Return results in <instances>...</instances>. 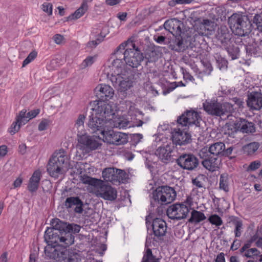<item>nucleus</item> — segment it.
I'll list each match as a JSON object with an SVG mask.
<instances>
[{"label":"nucleus","mask_w":262,"mask_h":262,"mask_svg":"<svg viewBox=\"0 0 262 262\" xmlns=\"http://www.w3.org/2000/svg\"><path fill=\"white\" fill-rule=\"evenodd\" d=\"M204 110L209 115L228 118L233 110V105L228 102L220 103L215 100H206Z\"/></svg>","instance_id":"39448f33"},{"label":"nucleus","mask_w":262,"mask_h":262,"mask_svg":"<svg viewBox=\"0 0 262 262\" xmlns=\"http://www.w3.org/2000/svg\"><path fill=\"white\" fill-rule=\"evenodd\" d=\"M104 141L110 144L116 145H122L128 141V136L125 133L110 130L107 132L104 130V134H101Z\"/></svg>","instance_id":"f8f14e48"},{"label":"nucleus","mask_w":262,"mask_h":262,"mask_svg":"<svg viewBox=\"0 0 262 262\" xmlns=\"http://www.w3.org/2000/svg\"><path fill=\"white\" fill-rule=\"evenodd\" d=\"M180 85L177 84V82H173L167 84V89L163 90V94L165 95L172 91L177 87Z\"/></svg>","instance_id":"6e6d98bb"},{"label":"nucleus","mask_w":262,"mask_h":262,"mask_svg":"<svg viewBox=\"0 0 262 262\" xmlns=\"http://www.w3.org/2000/svg\"><path fill=\"white\" fill-rule=\"evenodd\" d=\"M215 262H226L225 254L223 252L219 253L215 259Z\"/></svg>","instance_id":"774afa93"},{"label":"nucleus","mask_w":262,"mask_h":262,"mask_svg":"<svg viewBox=\"0 0 262 262\" xmlns=\"http://www.w3.org/2000/svg\"><path fill=\"white\" fill-rule=\"evenodd\" d=\"M233 149L234 147L233 146H230L227 149H226V147H225L223 152L222 157H230L233 152Z\"/></svg>","instance_id":"0e129e2a"},{"label":"nucleus","mask_w":262,"mask_h":262,"mask_svg":"<svg viewBox=\"0 0 262 262\" xmlns=\"http://www.w3.org/2000/svg\"><path fill=\"white\" fill-rule=\"evenodd\" d=\"M216 37L221 44L223 48L225 49L232 60L238 58L239 56V48L237 45L235 38L233 37L226 26H221L218 29Z\"/></svg>","instance_id":"7ed1b4c3"},{"label":"nucleus","mask_w":262,"mask_h":262,"mask_svg":"<svg viewBox=\"0 0 262 262\" xmlns=\"http://www.w3.org/2000/svg\"><path fill=\"white\" fill-rule=\"evenodd\" d=\"M42 6V10L46 12L49 16L52 14L53 5L52 4L45 3Z\"/></svg>","instance_id":"4d7b16f0"},{"label":"nucleus","mask_w":262,"mask_h":262,"mask_svg":"<svg viewBox=\"0 0 262 262\" xmlns=\"http://www.w3.org/2000/svg\"><path fill=\"white\" fill-rule=\"evenodd\" d=\"M102 174L105 181L115 184L123 182L126 178V173L124 170L114 167H109L104 169Z\"/></svg>","instance_id":"9b49d317"},{"label":"nucleus","mask_w":262,"mask_h":262,"mask_svg":"<svg viewBox=\"0 0 262 262\" xmlns=\"http://www.w3.org/2000/svg\"><path fill=\"white\" fill-rule=\"evenodd\" d=\"M51 121L47 119H43L38 124V130L39 131H43L48 128Z\"/></svg>","instance_id":"5fc2aeb1"},{"label":"nucleus","mask_w":262,"mask_h":262,"mask_svg":"<svg viewBox=\"0 0 262 262\" xmlns=\"http://www.w3.org/2000/svg\"><path fill=\"white\" fill-rule=\"evenodd\" d=\"M53 39L56 43L59 45L61 43L62 41L64 39V37L62 35L57 34L53 36Z\"/></svg>","instance_id":"69168bd1"},{"label":"nucleus","mask_w":262,"mask_h":262,"mask_svg":"<svg viewBox=\"0 0 262 262\" xmlns=\"http://www.w3.org/2000/svg\"><path fill=\"white\" fill-rule=\"evenodd\" d=\"M37 52L35 50L32 51L30 53L27 57L23 61L22 66H26L30 63L32 61L35 59L37 57Z\"/></svg>","instance_id":"8fccbe9b"},{"label":"nucleus","mask_w":262,"mask_h":262,"mask_svg":"<svg viewBox=\"0 0 262 262\" xmlns=\"http://www.w3.org/2000/svg\"><path fill=\"white\" fill-rule=\"evenodd\" d=\"M51 225L52 227L48 228L45 231V239L48 244L67 247L74 243V236L69 233L66 235L64 228L67 226L63 222L58 219H52Z\"/></svg>","instance_id":"f257e3e1"},{"label":"nucleus","mask_w":262,"mask_h":262,"mask_svg":"<svg viewBox=\"0 0 262 262\" xmlns=\"http://www.w3.org/2000/svg\"><path fill=\"white\" fill-rule=\"evenodd\" d=\"M259 146L258 142H252L244 146L243 149L245 154L251 156L257 150Z\"/></svg>","instance_id":"c9c22d12"},{"label":"nucleus","mask_w":262,"mask_h":262,"mask_svg":"<svg viewBox=\"0 0 262 262\" xmlns=\"http://www.w3.org/2000/svg\"><path fill=\"white\" fill-rule=\"evenodd\" d=\"M163 27L166 31H168L172 35L170 38V41H168L169 47L172 50L179 51L182 49H184L185 47H187V43H184L182 36V33L184 34L181 28L182 27H184V24L182 21L177 18L168 19L164 23Z\"/></svg>","instance_id":"f03ea898"},{"label":"nucleus","mask_w":262,"mask_h":262,"mask_svg":"<svg viewBox=\"0 0 262 262\" xmlns=\"http://www.w3.org/2000/svg\"><path fill=\"white\" fill-rule=\"evenodd\" d=\"M251 245L250 242L248 241L239 250L240 253L244 254L248 249H250V247L251 246Z\"/></svg>","instance_id":"338daca9"},{"label":"nucleus","mask_w":262,"mask_h":262,"mask_svg":"<svg viewBox=\"0 0 262 262\" xmlns=\"http://www.w3.org/2000/svg\"><path fill=\"white\" fill-rule=\"evenodd\" d=\"M41 172L39 170L35 171L29 180L28 189L31 192H36L38 189L39 183L41 179Z\"/></svg>","instance_id":"cd10ccee"},{"label":"nucleus","mask_w":262,"mask_h":262,"mask_svg":"<svg viewBox=\"0 0 262 262\" xmlns=\"http://www.w3.org/2000/svg\"><path fill=\"white\" fill-rule=\"evenodd\" d=\"M95 59V56H88L83 61L82 66H91L94 63Z\"/></svg>","instance_id":"680f3d73"},{"label":"nucleus","mask_w":262,"mask_h":262,"mask_svg":"<svg viewBox=\"0 0 262 262\" xmlns=\"http://www.w3.org/2000/svg\"><path fill=\"white\" fill-rule=\"evenodd\" d=\"M154 38L157 43L166 44L168 42H168L169 40L167 41V38L163 35H155ZM167 39L169 40V38H167Z\"/></svg>","instance_id":"13d9d810"},{"label":"nucleus","mask_w":262,"mask_h":262,"mask_svg":"<svg viewBox=\"0 0 262 262\" xmlns=\"http://www.w3.org/2000/svg\"><path fill=\"white\" fill-rule=\"evenodd\" d=\"M26 110H21L18 116L16 117L17 122H20L23 124H26L28 121L27 117V113H26Z\"/></svg>","instance_id":"de8ad7c7"},{"label":"nucleus","mask_w":262,"mask_h":262,"mask_svg":"<svg viewBox=\"0 0 262 262\" xmlns=\"http://www.w3.org/2000/svg\"><path fill=\"white\" fill-rule=\"evenodd\" d=\"M106 121L103 118H101L93 113L89 116L88 125L92 133L99 132L100 134H104V126Z\"/></svg>","instance_id":"dca6fc26"},{"label":"nucleus","mask_w":262,"mask_h":262,"mask_svg":"<svg viewBox=\"0 0 262 262\" xmlns=\"http://www.w3.org/2000/svg\"><path fill=\"white\" fill-rule=\"evenodd\" d=\"M243 18L242 15H240L237 13L233 14L230 17L228 18V24L230 26L231 30L233 33L234 29L236 28L237 24L239 23L241 20Z\"/></svg>","instance_id":"4c0bfd02"},{"label":"nucleus","mask_w":262,"mask_h":262,"mask_svg":"<svg viewBox=\"0 0 262 262\" xmlns=\"http://www.w3.org/2000/svg\"><path fill=\"white\" fill-rule=\"evenodd\" d=\"M63 224L65 225L66 228H64V230L66 235H68V233H69L71 236H73L72 235V233H77L80 231V226L76 224H68L67 223L63 222Z\"/></svg>","instance_id":"79ce46f5"},{"label":"nucleus","mask_w":262,"mask_h":262,"mask_svg":"<svg viewBox=\"0 0 262 262\" xmlns=\"http://www.w3.org/2000/svg\"><path fill=\"white\" fill-rule=\"evenodd\" d=\"M260 252L255 248L248 249L244 254L243 256L247 258L252 257L253 256H258Z\"/></svg>","instance_id":"09e8293b"},{"label":"nucleus","mask_w":262,"mask_h":262,"mask_svg":"<svg viewBox=\"0 0 262 262\" xmlns=\"http://www.w3.org/2000/svg\"><path fill=\"white\" fill-rule=\"evenodd\" d=\"M65 206L67 208H71L76 206L75 211L78 213H81L83 211V202L78 197H69L65 201Z\"/></svg>","instance_id":"c85d7f7f"},{"label":"nucleus","mask_w":262,"mask_h":262,"mask_svg":"<svg viewBox=\"0 0 262 262\" xmlns=\"http://www.w3.org/2000/svg\"><path fill=\"white\" fill-rule=\"evenodd\" d=\"M143 58L142 55L136 51L130 53L119 54L113 53L109 59L112 66H139L138 59Z\"/></svg>","instance_id":"423d86ee"},{"label":"nucleus","mask_w":262,"mask_h":262,"mask_svg":"<svg viewBox=\"0 0 262 262\" xmlns=\"http://www.w3.org/2000/svg\"><path fill=\"white\" fill-rule=\"evenodd\" d=\"M199 156L203 160L202 164L204 167L210 171H214L218 168L220 160L218 157L210 155L207 148H203L199 152Z\"/></svg>","instance_id":"1a4fd4ad"},{"label":"nucleus","mask_w":262,"mask_h":262,"mask_svg":"<svg viewBox=\"0 0 262 262\" xmlns=\"http://www.w3.org/2000/svg\"><path fill=\"white\" fill-rule=\"evenodd\" d=\"M216 62L219 66H227L228 61L225 57L222 56L220 54L216 53L214 56Z\"/></svg>","instance_id":"864d4df0"},{"label":"nucleus","mask_w":262,"mask_h":262,"mask_svg":"<svg viewBox=\"0 0 262 262\" xmlns=\"http://www.w3.org/2000/svg\"><path fill=\"white\" fill-rule=\"evenodd\" d=\"M206 148L210 155L217 157H221L225 148V144L222 142H218L212 144L209 148Z\"/></svg>","instance_id":"7c9ffc66"},{"label":"nucleus","mask_w":262,"mask_h":262,"mask_svg":"<svg viewBox=\"0 0 262 262\" xmlns=\"http://www.w3.org/2000/svg\"><path fill=\"white\" fill-rule=\"evenodd\" d=\"M236 28L234 29L233 33L239 36H245L248 35L252 30L254 28V26L247 16L246 17L245 20L243 18L241 20Z\"/></svg>","instance_id":"a211bd4d"},{"label":"nucleus","mask_w":262,"mask_h":262,"mask_svg":"<svg viewBox=\"0 0 262 262\" xmlns=\"http://www.w3.org/2000/svg\"><path fill=\"white\" fill-rule=\"evenodd\" d=\"M39 112L40 111L39 109L34 110L28 112L27 113L28 121L31 119L35 117L39 113Z\"/></svg>","instance_id":"e2e57ef3"},{"label":"nucleus","mask_w":262,"mask_h":262,"mask_svg":"<svg viewBox=\"0 0 262 262\" xmlns=\"http://www.w3.org/2000/svg\"><path fill=\"white\" fill-rule=\"evenodd\" d=\"M200 24V29L205 31L207 30L211 31L213 30L214 22L208 19L198 18L196 20V24Z\"/></svg>","instance_id":"f704fd0d"},{"label":"nucleus","mask_w":262,"mask_h":262,"mask_svg":"<svg viewBox=\"0 0 262 262\" xmlns=\"http://www.w3.org/2000/svg\"><path fill=\"white\" fill-rule=\"evenodd\" d=\"M177 163L182 169L193 170L199 164L198 158L191 154H183L177 159Z\"/></svg>","instance_id":"4468645a"},{"label":"nucleus","mask_w":262,"mask_h":262,"mask_svg":"<svg viewBox=\"0 0 262 262\" xmlns=\"http://www.w3.org/2000/svg\"><path fill=\"white\" fill-rule=\"evenodd\" d=\"M152 230L156 236L159 237L165 235L167 230L166 222L162 219L156 218L152 221Z\"/></svg>","instance_id":"4be33fe9"},{"label":"nucleus","mask_w":262,"mask_h":262,"mask_svg":"<svg viewBox=\"0 0 262 262\" xmlns=\"http://www.w3.org/2000/svg\"><path fill=\"white\" fill-rule=\"evenodd\" d=\"M111 121H113V125L115 127L119 128H125L128 126L129 124V122L123 117H117L116 114L113 120H111Z\"/></svg>","instance_id":"58836bf2"},{"label":"nucleus","mask_w":262,"mask_h":262,"mask_svg":"<svg viewBox=\"0 0 262 262\" xmlns=\"http://www.w3.org/2000/svg\"><path fill=\"white\" fill-rule=\"evenodd\" d=\"M232 223L235 226L234 232L236 237H239L241 236L243 232V222L238 218H236L232 221Z\"/></svg>","instance_id":"a19ab883"},{"label":"nucleus","mask_w":262,"mask_h":262,"mask_svg":"<svg viewBox=\"0 0 262 262\" xmlns=\"http://www.w3.org/2000/svg\"><path fill=\"white\" fill-rule=\"evenodd\" d=\"M172 142L179 145H184L190 143L191 136L186 132L181 130L180 128L174 129L172 132Z\"/></svg>","instance_id":"f3484780"},{"label":"nucleus","mask_w":262,"mask_h":262,"mask_svg":"<svg viewBox=\"0 0 262 262\" xmlns=\"http://www.w3.org/2000/svg\"><path fill=\"white\" fill-rule=\"evenodd\" d=\"M94 104V107L92 108L93 113L106 121L113 120L117 113V106L113 103L99 100L95 101Z\"/></svg>","instance_id":"0eeeda50"},{"label":"nucleus","mask_w":262,"mask_h":262,"mask_svg":"<svg viewBox=\"0 0 262 262\" xmlns=\"http://www.w3.org/2000/svg\"><path fill=\"white\" fill-rule=\"evenodd\" d=\"M80 181L84 184H88L93 186L94 190L97 185H98L99 183L101 182V180L100 179L94 178L85 174L81 176Z\"/></svg>","instance_id":"e433bc0d"},{"label":"nucleus","mask_w":262,"mask_h":262,"mask_svg":"<svg viewBox=\"0 0 262 262\" xmlns=\"http://www.w3.org/2000/svg\"><path fill=\"white\" fill-rule=\"evenodd\" d=\"M88 6L87 1L83 0L80 7L77 9L74 13L67 17V20L77 19L81 17L86 11Z\"/></svg>","instance_id":"473e14b6"},{"label":"nucleus","mask_w":262,"mask_h":262,"mask_svg":"<svg viewBox=\"0 0 262 262\" xmlns=\"http://www.w3.org/2000/svg\"><path fill=\"white\" fill-rule=\"evenodd\" d=\"M81 256L72 250L66 249L59 262H82Z\"/></svg>","instance_id":"bb28decb"},{"label":"nucleus","mask_w":262,"mask_h":262,"mask_svg":"<svg viewBox=\"0 0 262 262\" xmlns=\"http://www.w3.org/2000/svg\"><path fill=\"white\" fill-rule=\"evenodd\" d=\"M189 212L188 207L183 204H176L168 207L167 215L172 220H180L186 217Z\"/></svg>","instance_id":"2eb2a0df"},{"label":"nucleus","mask_w":262,"mask_h":262,"mask_svg":"<svg viewBox=\"0 0 262 262\" xmlns=\"http://www.w3.org/2000/svg\"><path fill=\"white\" fill-rule=\"evenodd\" d=\"M200 114L194 111H188L180 116L177 119L179 126L186 127L194 124L197 126H200V122L201 121Z\"/></svg>","instance_id":"ddd939ff"},{"label":"nucleus","mask_w":262,"mask_h":262,"mask_svg":"<svg viewBox=\"0 0 262 262\" xmlns=\"http://www.w3.org/2000/svg\"><path fill=\"white\" fill-rule=\"evenodd\" d=\"M208 221L213 225H215L216 227L221 226L223 223V220L220 216L217 214H212L208 218Z\"/></svg>","instance_id":"a18cd8bd"},{"label":"nucleus","mask_w":262,"mask_h":262,"mask_svg":"<svg viewBox=\"0 0 262 262\" xmlns=\"http://www.w3.org/2000/svg\"><path fill=\"white\" fill-rule=\"evenodd\" d=\"M236 128L243 133H253L255 131L254 124L252 122L240 118L235 123Z\"/></svg>","instance_id":"393cba45"},{"label":"nucleus","mask_w":262,"mask_h":262,"mask_svg":"<svg viewBox=\"0 0 262 262\" xmlns=\"http://www.w3.org/2000/svg\"><path fill=\"white\" fill-rule=\"evenodd\" d=\"M94 191L97 196L105 200L113 201L117 198L116 189L111 185L105 184L102 180Z\"/></svg>","instance_id":"9d476101"},{"label":"nucleus","mask_w":262,"mask_h":262,"mask_svg":"<svg viewBox=\"0 0 262 262\" xmlns=\"http://www.w3.org/2000/svg\"><path fill=\"white\" fill-rule=\"evenodd\" d=\"M261 163L259 161L252 162L248 167V170L254 171L260 167Z\"/></svg>","instance_id":"bf43d9fd"},{"label":"nucleus","mask_w":262,"mask_h":262,"mask_svg":"<svg viewBox=\"0 0 262 262\" xmlns=\"http://www.w3.org/2000/svg\"><path fill=\"white\" fill-rule=\"evenodd\" d=\"M229 181L228 175L226 173L222 174L220 178V189L225 192H228L229 191Z\"/></svg>","instance_id":"ea45409f"},{"label":"nucleus","mask_w":262,"mask_h":262,"mask_svg":"<svg viewBox=\"0 0 262 262\" xmlns=\"http://www.w3.org/2000/svg\"><path fill=\"white\" fill-rule=\"evenodd\" d=\"M136 51V52L141 54L143 56V58H141V59H138L137 62L139 63V66H140L142 63L145 66H147L148 62H155L158 59L159 57V54L156 51H148L145 55L139 50L138 47L137 48Z\"/></svg>","instance_id":"b1692460"},{"label":"nucleus","mask_w":262,"mask_h":262,"mask_svg":"<svg viewBox=\"0 0 262 262\" xmlns=\"http://www.w3.org/2000/svg\"><path fill=\"white\" fill-rule=\"evenodd\" d=\"M251 20L253 25L262 32V12L259 14H256Z\"/></svg>","instance_id":"49530a36"},{"label":"nucleus","mask_w":262,"mask_h":262,"mask_svg":"<svg viewBox=\"0 0 262 262\" xmlns=\"http://www.w3.org/2000/svg\"><path fill=\"white\" fill-rule=\"evenodd\" d=\"M206 179L207 178L204 174H200L192 179V182L193 185L198 188H203L205 186Z\"/></svg>","instance_id":"c03bdc74"},{"label":"nucleus","mask_w":262,"mask_h":262,"mask_svg":"<svg viewBox=\"0 0 262 262\" xmlns=\"http://www.w3.org/2000/svg\"><path fill=\"white\" fill-rule=\"evenodd\" d=\"M141 262H159V259L152 254L150 249L147 248L144 252Z\"/></svg>","instance_id":"37998d69"},{"label":"nucleus","mask_w":262,"mask_h":262,"mask_svg":"<svg viewBox=\"0 0 262 262\" xmlns=\"http://www.w3.org/2000/svg\"><path fill=\"white\" fill-rule=\"evenodd\" d=\"M84 120H85V116L82 114L79 115L76 121L75 125L78 128L79 127L83 126Z\"/></svg>","instance_id":"052dcab7"},{"label":"nucleus","mask_w":262,"mask_h":262,"mask_svg":"<svg viewBox=\"0 0 262 262\" xmlns=\"http://www.w3.org/2000/svg\"><path fill=\"white\" fill-rule=\"evenodd\" d=\"M78 141L80 143L91 149H95L97 148L99 146V144L97 141L94 140L91 137L86 135L80 136L78 139Z\"/></svg>","instance_id":"2f4dec72"},{"label":"nucleus","mask_w":262,"mask_h":262,"mask_svg":"<svg viewBox=\"0 0 262 262\" xmlns=\"http://www.w3.org/2000/svg\"><path fill=\"white\" fill-rule=\"evenodd\" d=\"M173 146L169 144L159 146L155 151V154L164 163H168L172 161Z\"/></svg>","instance_id":"aec40b11"},{"label":"nucleus","mask_w":262,"mask_h":262,"mask_svg":"<svg viewBox=\"0 0 262 262\" xmlns=\"http://www.w3.org/2000/svg\"><path fill=\"white\" fill-rule=\"evenodd\" d=\"M23 124V123L17 122L16 120L15 122L12 123L11 127L9 128V132L12 135L14 134L19 130L20 126Z\"/></svg>","instance_id":"603ef678"},{"label":"nucleus","mask_w":262,"mask_h":262,"mask_svg":"<svg viewBox=\"0 0 262 262\" xmlns=\"http://www.w3.org/2000/svg\"><path fill=\"white\" fill-rule=\"evenodd\" d=\"M115 80L116 84L119 87L120 91H125L133 86V80L128 77H122L119 73L113 76L112 81Z\"/></svg>","instance_id":"5701e85b"},{"label":"nucleus","mask_w":262,"mask_h":262,"mask_svg":"<svg viewBox=\"0 0 262 262\" xmlns=\"http://www.w3.org/2000/svg\"><path fill=\"white\" fill-rule=\"evenodd\" d=\"M248 106L252 110H259L262 108V93L253 91L248 95Z\"/></svg>","instance_id":"412c9836"},{"label":"nucleus","mask_w":262,"mask_h":262,"mask_svg":"<svg viewBox=\"0 0 262 262\" xmlns=\"http://www.w3.org/2000/svg\"><path fill=\"white\" fill-rule=\"evenodd\" d=\"M245 49L247 53L250 55H256L258 51V47H256V45H248L246 46Z\"/></svg>","instance_id":"3c124183"},{"label":"nucleus","mask_w":262,"mask_h":262,"mask_svg":"<svg viewBox=\"0 0 262 262\" xmlns=\"http://www.w3.org/2000/svg\"><path fill=\"white\" fill-rule=\"evenodd\" d=\"M114 95L113 89L108 85L101 84L97 96L102 100H107L113 97Z\"/></svg>","instance_id":"c756f323"},{"label":"nucleus","mask_w":262,"mask_h":262,"mask_svg":"<svg viewBox=\"0 0 262 262\" xmlns=\"http://www.w3.org/2000/svg\"><path fill=\"white\" fill-rule=\"evenodd\" d=\"M206 219V217L203 212L193 210L191 212V217L189 219L188 222L196 224L205 220Z\"/></svg>","instance_id":"72a5a7b5"},{"label":"nucleus","mask_w":262,"mask_h":262,"mask_svg":"<svg viewBox=\"0 0 262 262\" xmlns=\"http://www.w3.org/2000/svg\"><path fill=\"white\" fill-rule=\"evenodd\" d=\"M55 154L48 162L47 171L51 177L57 178L69 169V159L63 149Z\"/></svg>","instance_id":"20e7f679"},{"label":"nucleus","mask_w":262,"mask_h":262,"mask_svg":"<svg viewBox=\"0 0 262 262\" xmlns=\"http://www.w3.org/2000/svg\"><path fill=\"white\" fill-rule=\"evenodd\" d=\"M176 196L177 192L175 189L168 186L159 187L152 192L154 200L162 205L172 203Z\"/></svg>","instance_id":"6e6552de"},{"label":"nucleus","mask_w":262,"mask_h":262,"mask_svg":"<svg viewBox=\"0 0 262 262\" xmlns=\"http://www.w3.org/2000/svg\"><path fill=\"white\" fill-rule=\"evenodd\" d=\"M64 247L59 245L48 244L45 248V253L50 259H53L59 262L62 254L66 250Z\"/></svg>","instance_id":"6ab92c4d"},{"label":"nucleus","mask_w":262,"mask_h":262,"mask_svg":"<svg viewBox=\"0 0 262 262\" xmlns=\"http://www.w3.org/2000/svg\"><path fill=\"white\" fill-rule=\"evenodd\" d=\"M137 47L132 38H128L126 41L120 44L113 53L120 54L130 53L131 51H136Z\"/></svg>","instance_id":"a878e982"}]
</instances>
